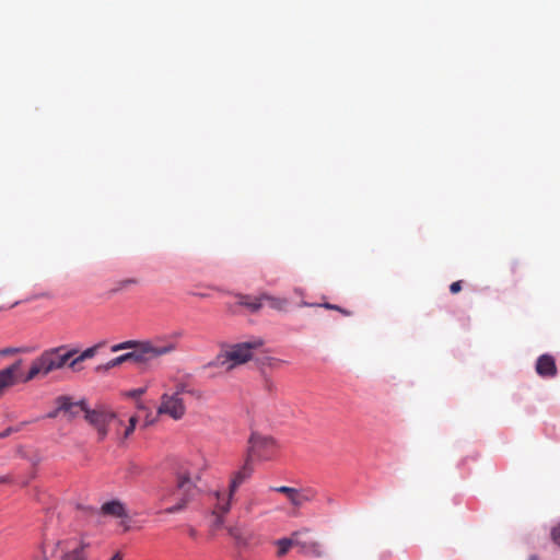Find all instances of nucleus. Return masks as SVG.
Wrapping results in <instances>:
<instances>
[{
    "instance_id": "473e14b6",
    "label": "nucleus",
    "mask_w": 560,
    "mask_h": 560,
    "mask_svg": "<svg viewBox=\"0 0 560 560\" xmlns=\"http://www.w3.org/2000/svg\"><path fill=\"white\" fill-rule=\"evenodd\" d=\"M20 351H21V350H20L19 348H7V349H3V350L1 351V353H2V354L8 355V354H14V353H18V352H20Z\"/></svg>"
},
{
    "instance_id": "5701e85b",
    "label": "nucleus",
    "mask_w": 560,
    "mask_h": 560,
    "mask_svg": "<svg viewBox=\"0 0 560 560\" xmlns=\"http://www.w3.org/2000/svg\"><path fill=\"white\" fill-rule=\"evenodd\" d=\"M137 419L135 417H131L129 419V424L124 429L122 433H120L121 428L116 431L117 434V442L122 443L125 439H127L136 428Z\"/></svg>"
},
{
    "instance_id": "72a5a7b5",
    "label": "nucleus",
    "mask_w": 560,
    "mask_h": 560,
    "mask_svg": "<svg viewBox=\"0 0 560 560\" xmlns=\"http://www.w3.org/2000/svg\"><path fill=\"white\" fill-rule=\"evenodd\" d=\"M138 283V281L136 279H126L124 281H121V288H125L127 285H130V284H136Z\"/></svg>"
},
{
    "instance_id": "4be33fe9",
    "label": "nucleus",
    "mask_w": 560,
    "mask_h": 560,
    "mask_svg": "<svg viewBox=\"0 0 560 560\" xmlns=\"http://www.w3.org/2000/svg\"><path fill=\"white\" fill-rule=\"evenodd\" d=\"M229 535L235 540L238 546H247V538L243 535L242 530L237 526L228 527Z\"/></svg>"
},
{
    "instance_id": "58836bf2",
    "label": "nucleus",
    "mask_w": 560,
    "mask_h": 560,
    "mask_svg": "<svg viewBox=\"0 0 560 560\" xmlns=\"http://www.w3.org/2000/svg\"><path fill=\"white\" fill-rule=\"evenodd\" d=\"M252 508H253V502H250V503H248V504L246 505V511H247V512H250V511H252Z\"/></svg>"
},
{
    "instance_id": "393cba45",
    "label": "nucleus",
    "mask_w": 560,
    "mask_h": 560,
    "mask_svg": "<svg viewBox=\"0 0 560 560\" xmlns=\"http://www.w3.org/2000/svg\"><path fill=\"white\" fill-rule=\"evenodd\" d=\"M51 547L48 542L44 541L39 547V556L34 560H51L55 556H51Z\"/></svg>"
},
{
    "instance_id": "4c0bfd02",
    "label": "nucleus",
    "mask_w": 560,
    "mask_h": 560,
    "mask_svg": "<svg viewBox=\"0 0 560 560\" xmlns=\"http://www.w3.org/2000/svg\"><path fill=\"white\" fill-rule=\"evenodd\" d=\"M121 525H124V530L127 532L130 529V526L126 524L125 522H121Z\"/></svg>"
},
{
    "instance_id": "f257e3e1",
    "label": "nucleus",
    "mask_w": 560,
    "mask_h": 560,
    "mask_svg": "<svg viewBox=\"0 0 560 560\" xmlns=\"http://www.w3.org/2000/svg\"><path fill=\"white\" fill-rule=\"evenodd\" d=\"M66 346L55 347L42 352L32 361L28 372L22 377L23 383H28L37 377H45L54 371L62 369L68 361L78 353L77 349L66 352Z\"/></svg>"
},
{
    "instance_id": "f3484780",
    "label": "nucleus",
    "mask_w": 560,
    "mask_h": 560,
    "mask_svg": "<svg viewBox=\"0 0 560 560\" xmlns=\"http://www.w3.org/2000/svg\"><path fill=\"white\" fill-rule=\"evenodd\" d=\"M102 346H103V343H97V345H95L93 347H90V348L85 349L84 351H82L80 353L79 357H77L75 359H73L72 361L69 362V364H68L69 368L70 369H75V365L78 363H80V362H82L84 360L93 358L96 354L98 348H101Z\"/></svg>"
},
{
    "instance_id": "a211bd4d",
    "label": "nucleus",
    "mask_w": 560,
    "mask_h": 560,
    "mask_svg": "<svg viewBox=\"0 0 560 560\" xmlns=\"http://www.w3.org/2000/svg\"><path fill=\"white\" fill-rule=\"evenodd\" d=\"M214 495L217 498V504L212 514H226L231 509L232 500L229 499L228 497L224 498L219 491H217Z\"/></svg>"
},
{
    "instance_id": "412c9836",
    "label": "nucleus",
    "mask_w": 560,
    "mask_h": 560,
    "mask_svg": "<svg viewBox=\"0 0 560 560\" xmlns=\"http://www.w3.org/2000/svg\"><path fill=\"white\" fill-rule=\"evenodd\" d=\"M127 361H133V358H132V351L130 352H127V353H124L119 357H116L112 360H109L105 365H104V369L105 370H109V369H113V368H116Z\"/></svg>"
},
{
    "instance_id": "39448f33",
    "label": "nucleus",
    "mask_w": 560,
    "mask_h": 560,
    "mask_svg": "<svg viewBox=\"0 0 560 560\" xmlns=\"http://www.w3.org/2000/svg\"><path fill=\"white\" fill-rule=\"evenodd\" d=\"M264 345L261 339H254L252 341L240 342L230 347L223 354L217 359L218 363L224 365L229 362L226 370L233 369L235 365L246 363L253 358L254 350Z\"/></svg>"
},
{
    "instance_id": "6e6552de",
    "label": "nucleus",
    "mask_w": 560,
    "mask_h": 560,
    "mask_svg": "<svg viewBox=\"0 0 560 560\" xmlns=\"http://www.w3.org/2000/svg\"><path fill=\"white\" fill-rule=\"evenodd\" d=\"M282 444L273 436L252 432L248 439L247 455H264L283 452Z\"/></svg>"
},
{
    "instance_id": "7ed1b4c3",
    "label": "nucleus",
    "mask_w": 560,
    "mask_h": 560,
    "mask_svg": "<svg viewBox=\"0 0 560 560\" xmlns=\"http://www.w3.org/2000/svg\"><path fill=\"white\" fill-rule=\"evenodd\" d=\"M206 465L202 463L201 466H191L189 468H180L177 472V489L179 491V499L176 504L163 510L166 514H177L185 511L188 504L195 497L196 485L194 480H200V470L205 469Z\"/></svg>"
},
{
    "instance_id": "f03ea898",
    "label": "nucleus",
    "mask_w": 560,
    "mask_h": 560,
    "mask_svg": "<svg viewBox=\"0 0 560 560\" xmlns=\"http://www.w3.org/2000/svg\"><path fill=\"white\" fill-rule=\"evenodd\" d=\"M182 336V331H176L170 337H159L153 340L140 341L132 351L133 362L148 363L153 359L174 352L177 349L175 339Z\"/></svg>"
},
{
    "instance_id": "cd10ccee",
    "label": "nucleus",
    "mask_w": 560,
    "mask_h": 560,
    "mask_svg": "<svg viewBox=\"0 0 560 560\" xmlns=\"http://www.w3.org/2000/svg\"><path fill=\"white\" fill-rule=\"evenodd\" d=\"M80 407L78 409H68V412L69 413V417L70 419L74 418L80 411H84L88 410V408L85 407L84 402L83 401H80Z\"/></svg>"
},
{
    "instance_id": "ddd939ff",
    "label": "nucleus",
    "mask_w": 560,
    "mask_h": 560,
    "mask_svg": "<svg viewBox=\"0 0 560 560\" xmlns=\"http://www.w3.org/2000/svg\"><path fill=\"white\" fill-rule=\"evenodd\" d=\"M100 514L115 518H127L128 511L126 505L119 500H110L102 504Z\"/></svg>"
},
{
    "instance_id": "6ab92c4d",
    "label": "nucleus",
    "mask_w": 560,
    "mask_h": 560,
    "mask_svg": "<svg viewBox=\"0 0 560 560\" xmlns=\"http://www.w3.org/2000/svg\"><path fill=\"white\" fill-rule=\"evenodd\" d=\"M267 302L268 305L277 311H285L288 305V300L277 296H271L268 294H262V303Z\"/></svg>"
},
{
    "instance_id": "7c9ffc66",
    "label": "nucleus",
    "mask_w": 560,
    "mask_h": 560,
    "mask_svg": "<svg viewBox=\"0 0 560 560\" xmlns=\"http://www.w3.org/2000/svg\"><path fill=\"white\" fill-rule=\"evenodd\" d=\"M462 290V281H455L450 285V291L453 294L458 293Z\"/></svg>"
},
{
    "instance_id": "4468645a",
    "label": "nucleus",
    "mask_w": 560,
    "mask_h": 560,
    "mask_svg": "<svg viewBox=\"0 0 560 560\" xmlns=\"http://www.w3.org/2000/svg\"><path fill=\"white\" fill-rule=\"evenodd\" d=\"M273 491H277L279 493H283L288 497L289 501L294 505V506H301L305 501H307V497L303 495L298 489L295 488H291V487H287V486H281V487H275V488H271Z\"/></svg>"
},
{
    "instance_id": "a878e982",
    "label": "nucleus",
    "mask_w": 560,
    "mask_h": 560,
    "mask_svg": "<svg viewBox=\"0 0 560 560\" xmlns=\"http://www.w3.org/2000/svg\"><path fill=\"white\" fill-rule=\"evenodd\" d=\"M550 536L552 541L560 547V523L552 527Z\"/></svg>"
},
{
    "instance_id": "c85d7f7f",
    "label": "nucleus",
    "mask_w": 560,
    "mask_h": 560,
    "mask_svg": "<svg viewBox=\"0 0 560 560\" xmlns=\"http://www.w3.org/2000/svg\"><path fill=\"white\" fill-rule=\"evenodd\" d=\"M240 486L241 485L237 481H234L233 479H231L230 487H229V494H228L229 499L233 500V497Z\"/></svg>"
},
{
    "instance_id": "2f4dec72",
    "label": "nucleus",
    "mask_w": 560,
    "mask_h": 560,
    "mask_svg": "<svg viewBox=\"0 0 560 560\" xmlns=\"http://www.w3.org/2000/svg\"><path fill=\"white\" fill-rule=\"evenodd\" d=\"M144 393H145V389H144V388H137V389H133V390L129 392V394H128V395H129L130 397H135V398H136V397H140V396H142Z\"/></svg>"
},
{
    "instance_id": "f704fd0d",
    "label": "nucleus",
    "mask_w": 560,
    "mask_h": 560,
    "mask_svg": "<svg viewBox=\"0 0 560 560\" xmlns=\"http://www.w3.org/2000/svg\"><path fill=\"white\" fill-rule=\"evenodd\" d=\"M12 432V429L9 428L0 433V439L7 438Z\"/></svg>"
},
{
    "instance_id": "bb28decb",
    "label": "nucleus",
    "mask_w": 560,
    "mask_h": 560,
    "mask_svg": "<svg viewBox=\"0 0 560 560\" xmlns=\"http://www.w3.org/2000/svg\"><path fill=\"white\" fill-rule=\"evenodd\" d=\"M322 306H324L325 308H328V310L338 311V312H340L345 316H350L351 315V312H349V311H347L345 308H341L338 305H334V304H330V303H324Z\"/></svg>"
},
{
    "instance_id": "c9c22d12",
    "label": "nucleus",
    "mask_w": 560,
    "mask_h": 560,
    "mask_svg": "<svg viewBox=\"0 0 560 560\" xmlns=\"http://www.w3.org/2000/svg\"><path fill=\"white\" fill-rule=\"evenodd\" d=\"M188 533H189V536H190V537H194V538H195V537L197 536V530H196L194 527H190V528H189V530H188Z\"/></svg>"
},
{
    "instance_id": "c756f323",
    "label": "nucleus",
    "mask_w": 560,
    "mask_h": 560,
    "mask_svg": "<svg viewBox=\"0 0 560 560\" xmlns=\"http://www.w3.org/2000/svg\"><path fill=\"white\" fill-rule=\"evenodd\" d=\"M214 515V522H213V527L214 528H220L223 526L224 524V518H223V515L224 514H220V513H217V514H213Z\"/></svg>"
},
{
    "instance_id": "1a4fd4ad",
    "label": "nucleus",
    "mask_w": 560,
    "mask_h": 560,
    "mask_svg": "<svg viewBox=\"0 0 560 560\" xmlns=\"http://www.w3.org/2000/svg\"><path fill=\"white\" fill-rule=\"evenodd\" d=\"M310 528L303 527L299 530L293 532L294 547L300 549V552L305 556H312L315 558H322L325 556L323 545L314 539L307 537Z\"/></svg>"
},
{
    "instance_id": "aec40b11",
    "label": "nucleus",
    "mask_w": 560,
    "mask_h": 560,
    "mask_svg": "<svg viewBox=\"0 0 560 560\" xmlns=\"http://www.w3.org/2000/svg\"><path fill=\"white\" fill-rule=\"evenodd\" d=\"M252 472L253 467L250 466L249 460H247L245 465L233 475L232 479L242 485L252 476Z\"/></svg>"
},
{
    "instance_id": "423d86ee",
    "label": "nucleus",
    "mask_w": 560,
    "mask_h": 560,
    "mask_svg": "<svg viewBox=\"0 0 560 560\" xmlns=\"http://www.w3.org/2000/svg\"><path fill=\"white\" fill-rule=\"evenodd\" d=\"M85 420L96 430L98 440L102 441L114 429L118 431L122 428V421L117 418L116 413L105 409H88L85 410Z\"/></svg>"
},
{
    "instance_id": "ea45409f",
    "label": "nucleus",
    "mask_w": 560,
    "mask_h": 560,
    "mask_svg": "<svg viewBox=\"0 0 560 560\" xmlns=\"http://www.w3.org/2000/svg\"><path fill=\"white\" fill-rule=\"evenodd\" d=\"M528 560H539L538 556L536 555H532Z\"/></svg>"
},
{
    "instance_id": "a19ab883",
    "label": "nucleus",
    "mask_w": 560,
    "mask_h": 560,
    "mask_svg": "<svg viewBox=\"0 0 560 560\" xmlns=\"http://www.w3.org/2000/svg\"><path fill=\"white\" fill-rule=\"evenodd\" d=\"M5 480L7 479L4 477H0V483L5 482Z\"/></svg>"
},
{
    "instance_id": "0eeeda50",
    "label": "nucleus",
    "mask_w": 560,
    "mask_h": 560,
    "mask_svg": "<svg viewBox=\"0 0 560 560\" xmlns=\"http://www.w3.org/2000/svg\"><path fill=\"white\" fill-rule=\"evenodd\" d=\"M89 547L90 542L84 537L57 540L52 544L51 556H55L60 550V560H88L86 549Z\"/></svg>"
},
{
    "instance_id": "9d476101",
    "label": "nucleus",
    "mask_w": 560,
    "mask_h": 560,
    "mask_svg": "<svg viewBox=\"0 0 560 560\" xmlns=\"http://www.w3.org/2000/svg\"><path fill=\"white\" fill-rule=\"evenodd\" d=\"M235 303H226V310L231 314H237L238 313V306L246 307L249 312L256 313L258 312L262 306V294L259 296L248 295V294H236L235 295Z\"/></svg>"
},
{
    "instance_id": "b1692460",
    "label": "nucleus",
    "mask_w": 560,
    "mask_h": 560,
    "mask_svg": "<svg viewBox=\"0 0 560 560\" xmlns=\"http://www.w3.org/2000/svg\"><path fill=\"white\" fill-rule=\"evenodd\" d=\"M139 340H127L117 345L112 346V352H118L126 349H131L132 351L137 348Z\"/></svg>"
},
{
    "instance_id": "9b49d317",
    "label": "nucleus",
    "mask_w": 560,
    "mask_h": 560,
    "mask_svg": "<svg viewBox=\"0 0 560 560\" xmlns=\"http://www.w3.org/2000/svg\"><path fill=\"white\" fill-rule=\"evenodd\" d=\"M21 365L22 360L20 359L10 366L0 371V397L9 387L13 386L18 382H22V377H19Z\"/></svg>"
},
{
    "instance_id": "f8f14e48",
    "label": "nucleus",
    "mask_w": 560,
    "mask_h": 560,
    "mask_svg": "<svg viewBox=\"0 0 560 560\" xmlns=\"http://www.w3.org/2000/svg\"><path fill=\"white\" fill-rule=\"evenodd\" d=\"M535 370L540 377L545 378L555 377L558 373L555 358L547 353L537 359Z\"/></svg>"
},
{
    "instance_id": "20e7f679",
    "label": "nucleus",
    "mask_w": 560,
    "mask_h": 560,
    "mask_svg": "<svg viewBox=\"0 0 560 560\" xmlns=\"http://www.w3.org/2000/svg\"><path fill=\"white\" fill-rule=\"evenodd\" d=\"M186 389L187 385L184 382H177L173 393H163L158 407V415L168 416L175 421L180 420L186 413V406L180 395Z\"/></svg>"
},
{
    "instance_id": "2eb2a0df",
    "label": "nucleus",
    "mask_w": 560,
    "mask_h": 560,
    "mask_svg": "<svg viewBox=\"0 0 560 560\" xmlns=\"http://www.w3.org/2000/svg\"><path fill=\"white\" fill-rule=\"evenodd\" d=\"M57 408L49 413H47V418H56L60 412H68V409H78L80 404H74L70 397L68 396H59L56 399Z\"/></svg>"
},
{
    "instance_id": "e433bc0d",
    "label": "nucleus",
    "mask_w": 560,
    "mask_h": 560,
    "mask_svg": "<svg viewBox=\"0 0 560 560\" xmlns=\"http://www.w3.org/2000/svg\"><path fill=\"white\" fill-rule=\"evenodd\" d=\"M109 560H121V555L117 552Z\"/></svg>"
},
{
    "instance_id": "dca6fc26",
    "label": "nucleus",
    "mask_w": 560,
    "mask_h": 560,
    "mask_svg": "<svg viewBox=\"0 0 560 560\" xmlns=\"http://www.w3.org/2000/svg\"><path fill=\"white\" fill-rule=\"evenodd\" d=\"M294 536L293 533L290 537H283L275 541V545L278 547L277 550V557L282 558L284 557L291 547H294Z\"/></svg>"
}]
</instances>
